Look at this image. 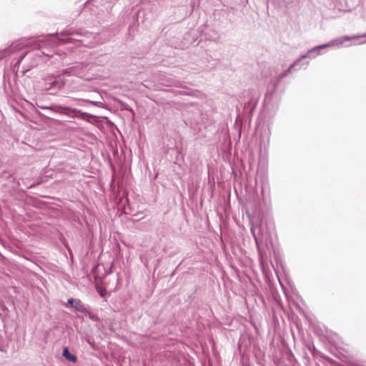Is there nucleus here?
Listing matches in <instances>:
<instances>
[{
    "label": "nucleus",
    "mask_w": 366,
    "mask_h": 366,
    "mask_svg": "<svg viewBox=\"0 0 366 366\" xmlns=\"http://www.w3.org/2000/svg\"><path fill=\"white\" fill-rule=\"evenodd\" d=\"M62 35H70L71 36L68 37L65 39V43H69V42H74V41H79V42H87L89 39L93 38L95 39L94 43L95 44H103L104 43L107 39H104V41H100L99 39H96L97 38V36H94L91 33H85L84 34H81L80 33H69L67 31H63L61 33Z\"/></svg>",
    "instance_id": "2"
},
{
    "label": "nucleus",
    "mask_w": 366,
    "mask_h": 366,
    "mask_svg": "<svg viewBox=\"0 0 366 366\" xmlns=\"http://www.w3.org/2000/svg\"><path fill=\"white\" fill-rule=\"evenodd\" d=\"M87 102L90 103L92 105H97L99 102H93V101H89V100H86Z\"/></svg>",
    "instance_id": "10"
},
{
    "label": "nucleus",
    "mask_w": 366,
    "mask_h": 366,
    "mask_svg": "<svg viewBox=\"0 0 366 366\" xmlns=\"http://www.w3.org/2000/svg\"><path fill=\"white\" fill-rule=\"evenodd\" d=\"M250 229H251V232H252V236L255 241V244H256V246H257V248L258 250L260 262H262L263 259H264V255H266V253L262 247L263 242H262V239L261 238V235H262L261 229L258 226V224H254V223L252 222L251 224Z\"/></svg>",
    "instance_id": "3"
},
{
    "label": "nucleus",
    "mask_w": 366,
    "mask_h": 366,
    "mask_svg": "<svg viewBox=\"0 0 366 366\" xmlns=\"http://www.w3.org/2000/svg\"><path fill=\"white\" fill-rule=\"evenodd\" d=\"M54 111L59 112L61 114L66 115L71 118H75L77 113H81L83 115H87V113L81 112L80 110L74 109L69 107H64L61 105H55L54 107Z\"/></svg>",
    "instance_id": "4"
},
{
    "label": "nucleus",
    "mask_w": 366,
    "mask_h": 366,
    "mask_svg": "<svg viewBox=\"0 0 366 366\" xmlns=\"http://www.w3.org/2000/svg\"><path fill=\"white\" fill-rule=\"evenodd\" d=\"M365 39L362 41L357 43V44H366V33L361 34H357V35H352V36H340L339 38H337L334 40L330 41V42L319 45L317 46H315L312 49H310L305 54L302 55L300 59H297L293 64L290 65V66L285 70L284 72L281 73L278 76V80L280 81L282 79L287 76L292 70L299 64L300 61L305 58H315V56H312V53L317 51V50L328 47V46H337L338 47L342 46L345 41H350L352 39Z\"/></svg>",
    "instance_id": "1"
},
{
    "label": "nucleus",
    "mask_w": 366,
    "mask_h": 366,
    "mask_svg": "<svg viewBox=\"0 0 366 366\" xmlns=\"http://www.w3.org/2000/svg\"><path fill=\"white\" fill-rule=\"evenodd\" d=\"M62 355L69 362L73 363L76 362V356L71 354L67 347L64 348Z\"/></svg>",
    "instance_id": "7"
},
{
    "label": "nucleus",
    "mask_w": 366,
    "mask_h": 366,
    "mask_svg": "<svg viewBox=\"0 0 366 366\" xmlns=\"http://www.w3.org/2000/svg\"><path fill=\"white\" fill-rule=\"evenodd\" d=\"M23 57H21L20 59H19V61H17V64H19L20 61L22 60Z\"/></svg>",
    "instance_id": "11"
},
{
    "label": "nucleus",
    "mask_w": 366,
    "mask_h": 366,
    "mask_svg": "<svg viewBox=\"0 0 366 366\" xmlns=\"http://www.w3.org/2000/svg\"><path fill=\"white\" fill-rule=\"evenodd\" d=\"M65 306L66 307H73L75 311L83 314L88 313L86 307L79 299L70 298L67 300Z\"/></svg>",
    "instance_id": "5"
},
{
    "label": "nucleus",
    "mask_w": 366,
    "mask_h": 366,
    "mask_svg": "<svg viewBox=\"0 0 366 366\" xmlns=\"http://www.w3.org/2000/svg\"><path fill=\"white\" fill-rule=\"evenodd\" d=\"M307 65H308V62H307V63H306V64H305V67H304V68L305 69V68L307 66Z\"/></svg>",
    "instance_id": "12"
},
{
    "label": "nucleus",
    "mask_w": 366,
    "mask_h": 366,
    "mask_svg": "<svg viewBox=\"0 0 366 366\" xmlns=\"http://www.w3.org/2000/svg\"><path fill=\"white\" fill-rule=\"evenodd\" d=\"M51 84V87L60 89L64 86V82L55 80Z\"/></svg>",
    "instance_id": "9"
},
{
    "label": "nucleus",
    "mask_w": 366,
    "mask_h": 366,
    "mask_svg": "<svg viewBox=\"0 0 366 366\" xmlns=\"http://www.w3.org/2000/svg\"><path fill=\"white\" fill-rule=\"evenodd\" d=\"M19 49V44L14 43L11 44L9 49H6L0 52V59L6 56L7 54L16 51Z\"/></svg>",
    "instance_id": "6"
},
{
    "label": "nucleus",
    "mask_w": 366,
    "mask_h": 366,
    "mask_svg": "<svg viewBox=\"0 0 366 366\" xmlns=\"http://www.w3.org/2000/svg\"><path fill=\"white\" fill-rule=\"evenodd\" d=\"M62 74H66V75H77V76H80L81 74V73L76 71V66L70 67V68L63 70Z\"/></svg>",
    "instance_id": "8"
}]
</instances>
